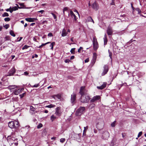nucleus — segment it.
Wrapping results in <instances>:
<instances>
[{
  "instance_id": "f257e3e1",
  "label": "nucleus",
  "mask_w": 146,
  "mask_h": 146,
  "mask_svg": "<svg viewBox=\"0 0 146 146\" xmlns=\"http://www.w3.org/2000/svg\"><path fill=\"white\" fill-rule=\"evenodd\" d=\"M84 87L82 86L81 87L79 93L81 95L80 101L82 103H86L88 102L89 100V96L86 94H85L84 92Z\"/></svg>"
},
{
  "instance_id": "f03ea898",
  "label": "nucleus",
  "mask_w": 146,
  "mask_h": 146,
  "mask_svg": "<svg viewBox=\"0 0 146 146\" xmlns=\"http://www.w3.org/2000/svg\"><path fill=\"white\" fill-rule=\"evenodd\" d=\"M9 127L11 128H16L19 126L18 122L17 121H11L8 123Z\"/></svg>"
},
{
  "instance_id": "7ed1b4c3",
  "label": "nucleus",
  "mask_w": 146,
  "mask_h": 146,
  "mask_svg": "<svg viewBox=\"0 0 146 146\" xmlns=\"http://www.w3.org/2000/svg\"><path fill=\"white\" fill-rule=\"evenodd\" d=\"M93 44L94 50L96 51L98 49L99 46L96 38L95 37L93 38Z\"/></svg>"
},
{
  "instance_id": "20e7f679",
  "label": "nucleus",
  "mask_w": 146,
  "mask_h": 146,
  "mask_svg": "<svg viewBox=\"0 0 146 146\" xmlns=\"http://www.w3.org/2000/svg\"><path fill=\"white\" fill-rule=\"evenodd\" d=\"M85 110V107L81 106L77 110L76 113L77 115H80L83 113Z\"/></svg>"
},
{
  "instance_id": "39448f33",
  "label": "nucleus",
  "mask_w": 146,
  "mask_h": 146,
  "mask_svg": "<svg viewBox=\"0 0 146 146\" xmlns=\"http://www.w3.org/2000/svg\"><path fill=\"white\" fill-rule=\"evenodd\" d=\"M110 136V134L109 132L106 131H104L102 133V138L104 139H107Z\"/></svg>"
},
{
  "instance_id": "423d86ee",
  "label": "nucleus",
  "mask_w": 146,
  "mask_h": 146,
  "mask_svg": "<svg viewBox=\"0 0 146 146\" xmlns=\"http://www.w3.org/2000/svg\"><path fill=\"white\" fill-rule=\"evenodd\" d=\"M16 70L14 67L12 68L8 73V74L6 75V76H10L13 75L15 72Z\"/></svg>"
},
{
  "instance_id": "0eeeda50",
  "label": "nucleus",
  "mask_w": 146,
  "mask_h": 146,
  "mask_svg": "<svg viewBox=\"0 0 146 146\" xmlns=\"http://www.w3.org/2000/svg\"><path fill=\"white\" fill-rule=\"evenodd\" d=\"M100 96L98 95L95 96L93 97L92 99L90 100L91 103H93L99 100L100 99Z\"/></svg>"
},
{
  "instance_id": "6e6552de",
  "label": "nucleus",
  "mask_w": 146,
  "mask_h": 146,
  "mask_svg": "<svg viewBox=\"0 0 146 146\" xmlns=\"http://www.w3.org/2000/svg\"><path fill=\"white\" fill-rule=\"evenodd\" d=\"M97 54L96 53L94 52L93 53V58L91 61V64L93 65L95 64L96 60Z\"/></svg>"
},
{
  "instance_id": "1a4fd4ad",
  "label": "nucleus",
  "mask_w": 146,
  "mask_h": 146,
  "mask_svg": "<svg viewBox=\"0 0 146 146\" xmlns=\"http://www.w3.org/2000/svg\"><path fill=\"white\" fill-rule=\"evenodd\" d=\"M104 70L102 74V76H104L108 72V67L107 65H105L104 67Z\"/></svg>"
},
{
  "instance_id": "9d476101",
  "label": "nucleus",
  "mask_w": 146,
  "mask_h": 146,
  "mask_svg": "<svg viewBox=\"0 0 146 146\" xmlns=\"http://www.w3.org/2000/svg\"><path fill=\"white\" fill-rule=\"evenodd\" d=\"M76 99V95L75 94L73 93L71 95V102L73 104L72 105L75 103V100Z\"/></svg>"
},
{
  "instance_id": "9b49d317",
  "label": "nucleus",
  "mask_w": 146,
  "mask_h": 146,
  "mask_svg": "<svg viewBox=\"0 0 146 146\" xmlns=\"http://www.w3.org/2000/svg\"><path fill=\"white\" fill-rule=\"evenodd\" d=\"M61 111L60 110V108L59 107H58L56 109V112L55 114L58 116L61 115Z\"/></svg>"
},
{
  "instance_id": "f8f14e48",
  "label": "nucleus",
  "mask_w": 146,
  "mask_h": 146,
  "mask_svg": "<svg viewBox=\"0 0 146 146\" xmlns=\"http://www.w3.org/2000/svg\"><path fill=\"white\" fill-rule=\"evenodd\" d=\"M107 33L108 35H111L113 33V31L111 28L110 27H108L107 30Z\"/></svg>"
},
{
  "instance_id": "ddd939ff",
  "label": "nucleus",
  "mask_w": 146,
  "mask_h": 146,
  "mask_svg": "<svg viewBox=\"0 0 146 146\" xmlns=\"http://www.w3.org/2000/svg\"><path fill=\"white\" fill-rule=\"evenodd\" d=\"M92 7L94 10H97L99 9L98 5L95 2L92 5Z\"/></svg>"
},
{
  "instance_id": "4468645a",
  "label": "nucleus",
  "mask_w": 146,
  "mask_h": 146,
  "mask_svg": "<svg viewBox=\"0 0 146 146\" xmlns=\"http://www.w3.org/2000/svg\"><path fill=\"white\" fill-rule=\"evenodd\" d=\"M25 20L29 22H33L37 20V19L36 18H27L25 19Z\"/></svg>"
},
{
  "instance_id": "2eb2a0df",
  "label": "nucleus",
  "mask_w": 146,
  "mask_h": 146,
  "mask_svg": "<svg viewBox=\"0 0 146 146\" xmlns=\"http://www.w3.org/2000/svg\"><path fill=\"white\" fill-rule=\"evenodd\" d=\"M67 34V32L64 28L63 29L62 31L61 36L64 37L66 36Z\"/></svg>"
},
{
  "instance_id": "dca6fc26",
  "label": "nucleus",
  "mask_w": 146,
  "mask_h": 146,
  "mask_svg": "<svg viewBox=\"0 0 146 146\" xmlns=\"http://www.w3.org/2000/svg\"><path fill=\"white\" fill-rule=\"evenodd\" d=\"M106 83H104L101 86H97V88L99 89H103L106 87Z\"/></svg>"
},
{
  "instance_id": "f3484780",
  "label": "nucleus",
  "mask_w": 146,
  "mask_h": 146,
  "mask_svg": "<svg viewBox=\"0 0 146 146\" xmlns=\"http://www.w3.org/2000/svg\"><path fill=\"white\" fill-rule=\"evenodd\" d=\"M70 15L72 17V18H73L74 19V20L76 21L77 20V18L76 16L74 14V13H73V11L71 10L70 11Z\"/></svg>"
},
{
  "instance_id": "a211bd4d",
  "label": "nucleus",
  "mask_w": 146,
  "mask_h": 146,
  "mask_svg": "<svg viewBox=\"0 0 146 146\" xmlns=\"http://www.w3.org/2000/svg\"><path fill=\"white\" fill-rule=\"evenodd\" d=\"M22 90H19V89H15L14 90L13 93L15 95H18L21 92V91Z\"/></svg>"
},
{
  "instance_id": "6ab92c4d",
  "label": "nucleus",
  "mask_w": 146,
  "mask_h": 146,
  "mask_svg": "<svg viewBox=\"0 0 146 146\" xmlns=\"http://www.w3.org/2000/svg\"><path fill=\"white\" fill-rule=\"evenodd\" d=\"M17 88V86L15 85H11L8 86L7 88L10 90H11L12 89H15Z\"/></svg>"
},
{
  "instance_id": "aec40b11",
  "label": "nucleus",
  "mask_w": 146,
  "mask_h": 146,
  "mask_svg": "<svg viewBox=\"0 0 146 146\" xmlns=\"http://www.w3.org/2000/svg\"><path fill=\"white\" fill-rule=\"evenodd\" d=\"M52 97L55 100H57V99H60L61 98L60 95L59 94L54 95Z\"/></svg>"
},
{
  "instance_id": "412c9836",
  "label": "nucleus",
  "mask_w": 146,
  "mask_h": 146,
  "mask_svg": "<svg viewBox=\"0 0 146 146\" xmlns=\"http://www.w3.org/2000/svg\"><path fill=\"white\" fill-rule=\"evenodd\" d=\"M104 45H106L107 44L108 42V39L107 37V36L106 34H105L104 37Z\"/></svg>"
},
{
  "instance_id": "4be33fe9",
  "label": "nucleus",
  "mask_w": 146,
  "mask_h": 146,
  "mask_svg": "<svg viewBox=\"0 0 146 146\" xmlns=\"http://www.w3.org/2000/svg\"><path fill=\"white\" fill-rule=\"evenodd\" d=\"M95 105L93 103L92 104L90 105L89 106V108L90 109H92L95 107Z\"/></svg>"
},
{
  "instance_id": "5701e85b",
  "label": "nucleus",
  "mask_w": 146,
  "mask_h": 146,
  "mask_svg": "<svg viewBox=\"0 0 146 146\" xmlns=\"http://www.w3.org/2000/svg\"><path fill=\"white\" fill-rule=\"evenodd\" d=\"M55 42H52L50 45V49L52 50H53V46L55 44Z\"/></svg>"
},
{
  "instance_id": "b1692460",
  "label": "nucleus",
  "mask_w": 146,
  "mask_h": 146,
  "mask_svg": "<svg viewBox=\"0 0 146 146\" xmlns=\"http://www.w3.org/2000/svg\"><path fill=\"white\" fill-rule=\"evenodd\" d=\"M55 106L53 104H50L45 106L46 108H54Z\"/></svg>"
},
{
  "instance_id": "393cba45",
  "label": "nucleus",
  "mask_w": 146,
  "mask_h": 146,
  "mask_svg": "<svg viewBox=\"0 0 146 146\" xmlns=\"http://www.w3.org/2000/svg\"><path fill=\"white\" fill-rule=\"evenodd\" d=\"M9 16V15L8 13L6 12L4 13L2 15V16L3 17H8Z\"/></svg>"
},
{
  "instance_id": "a878e982",
  "label": "nucleus",
  "mask_w": 146,
  "mask_h": 146,
  "mask_svg": "<svg viewBox=\"0 0 146 146\" xmlns=\"http://www.w3.org/2000/svg\"><path fill=\"white\" fill-rule=\"evenodd\" d=\"M50 42H48L46 43H44V44H42L39 47V48H41V47L43 46H44L45 45H46L48 44V43H50Z\"/></svg>"
},
{
  "instance_id": "bb28decb",
  "label": "nucleus",
  "mask_w": 146,
  "mask_h": 146,
  "mask_svg": "<svg viewBox=\"0 0 146 146\" xmlns=\"http://www.w3.org/2000/svg\"><path fill=\"white\" fill-rule=\"evenodd\" d=\"M9 33L10 34L13 36L15 37V35L14 34V32L12 31H10Z\"/></svg>"
},
{
  "instance_id": "cd10ccee",
  "label": "nucleus",
  "mask_w": 146,
  "mask_h": 146,
  "mask_svg": "<svg viewBox=\"0 0 146 146\" xmlns=\"http://www.w3.org/2000/svg\"><path fill=\"white\" fill-rule=\"evenodd\" d=\"M56 118V117L53 115H52L50 117V119L52 121H53Z\"/></svg>"
},
{
  "instance_id": "c85d7f7f",
  "label": "nucleus",
  "mask_w": 146,
  "mask_h": 146,
  "mask_svg": "<svg viewBox=\"0 0 146 146\" xmlns=\"http://www.w3.org/2000/svg\"><path fill=\"white\" fill-rule=\"evenodd\" d=\"M40 86L39 83L31 86L32 88H37Z\"/></svg>"
},
{
  "instance_id": "c756f323",
  "label": "nucleus",
  "mask_w": 146,
  "mask_h": 146,
  "mask_svg": "<svg viewBox=\"0 0 146 146\" xmlns=\"http://www.w3.org/2000/svg\"><path fill=\"white\" fill-rule=\"evenodd\" d=\"M30 109L33 112H34L35 111V109L32 106H30Z\"/></svg>"
},
{
  "instance_id": "7c9ffc66",
  "label": "nucleus",
  "mask_w": 146,
  "mask_h": 146,
  "mask_svg": "<svg viewBox=\"0 0 146 146\" xmlns=\"http://www.w3.org/2000/svg\"><path fill=\"white\" fill-rule=\"evenodd\" d=\"M30 46H28L27 45H25L22 48V49L24 50L27 49Z\"/></svg>"
},
{
  "instance_id": "2f4dec72",
  "label": "nucleus",
  "mask_w": 146,
  "mask_h": 146,
  "mask_svg": "<svg viewBox=\"0 0 146 146\" xmlns=\"http://www.w3.org/2000/svg\"><path fill=\"white\" fill-rule=\"evenodd\" d=\"M75 48H72L71 49L70 52H71V53L74 54V52H75Z\"/></svg>"
},
{
  "instance_id": "473e14b6",
  "label": "nucleus",
  "mask_w": 146,
  "mask_h": 146,
  "mask_svg": "<svg viewBox=\"0 0 146 146\" xmlns=\"http://www.w3.org/2000/svg\"><path fill=\"white\" fill-rule=\"evenodd\" d=\"M88 20L91 22H92L94 23V22L93 19H92V18L91 17H90L88 18Z\"/></svg>"
},
{
  "instance_id": "72a5a7b5",
  "label": "nucleus",
  "mask_w": 146,
  "mask_h": 146,
  "mask_svg": "<svg viewBox=\"0 0 146 146\" xmlns=\"http://www.w3.org/2000/svg\"><path fill=\"white\" fill-rule=\"evenodd\" d=\"M116 123V121H114L113 123L111 124V126L112 127H114L115 125V123Z\"/></svg>"
},
{
  "instance_id": "f704fd0d",
  "label": "nucleus",
  "mask_w": 146,
  "mask_h": 146,
  "mask_svg": "<svg viewBox=\"0 0 146 146\" xmlns=\"http://www.w3.org/2000/svg\"><path fill=\"white\" fill-rule=\"evenodd\" d=\"M65 140V138H61L60 140V142L62 143H64Z\"/></svg>"
},
{
  "instance_id": "c9c22d12",
  "label": "nucleus",
  "mask_w": 146,
  "mask_h": 146,
  "mask_svg": "<svg viewBox=\"0 0 146 146\" xmlns=\"http://www.w3.org/2000/svg\"><path fill=\"white\" fill-rule=\"evenodd\" d=\"M11 8L14 11L17 10L18 9L17 7L16 6L13 7L12 8Z\"/></svg>"
},
{
  "instance_id": "e433bc0d",
  "label": "nucleus",
  "mask_w": 146,
  "mask_h": 146,
  "mask_svg": "<svg viewBox=\"0 0 146 146\" xmlns=\"http://www.w3.org/2000/svg\"><path fill=\"white\" fill-rule=\"evenodd\" d=\"M10 20V19L9 17L5 18L4 19V20L5 21H9Z\"/></svg>"
},
{
  "instance_id": "4c0bfd02",
  "label": "nucleus",
  "mask_w": 146,
  "mask_h": 146,
  "mask_svg": "<svg viewBox=\"0 0 146 146\" xmlns=\"http://www.w3.org/2000/svg\"><path fill=\"white\" fill-rule=\"evenodd\" d=\"M68 10V8L67 7H65L63 9V14L64 15L65 14V11H67Z\"/></svg>"
},
{
  "instance_id": "58836bf2",
  "label": "nucleus",
  "mask_w": 146,
  "mask_h": 146,
  "mask_svg": "<svg viewBox=\"0 0 146 146\" xmlns=\"http://www.w3.org/2000/svg\"><path fill=\"white\" fill-rule=\"evenodd\" d=\"M136 10L138 12V13L140 14L141 12V10L139 8H138L136 9Z\"/></svg>"
},
{
  "instance_id": "ea45409f",
  "label": "nucleus",
  "mask_w": 146,
  "mask_h": 146,
  "mask_svg": "<svg viewBox=\"0 0 146 146\" xmlns=\"http://www.w3.org/2000/svg\"><path fill=\"white\" fill-rule=\"evenodd\" d=\"M42 125L41 123H40L37 126V128L38 129L42 127Z\"/></svg>"
},
{
  "instance_id": "a19ab883",
  "label": "nucleus",
  "mask_w": 146,
  "mask_h": 146,
  "mask_svg": "<svg viewBox=\"0 0 146 146\" xmlns=\"http://www.w3.org/2000/svg\"><path fill=\"white\" fill-rule=\"evenodd\" d=\"M108 52L109 54V56L110 57V58L111 59V56L112 55V53L110 52V50H108Z\"/></svg>"
},
{
  "instance_id": "79ce46f5",
  "label": "nucleus",
  "mask_w": 146,
  "mask_h": 146,
  "mask_svg": "<svg viewBox=\"0 0 146 146\" xmlns=\"http://www.w3.org/2000/svg\"><path fill=\"white\" fill-rule=\"evenodd\" d=\"M9 27V25L8 24H6L4 25V27H5L6 29H7Z\"/></svg>"
},
{
  "instance_id": "37998d69",
  "label": "nucleus",
  "mask_w": 146,
  "mask_h": 146,
  "mask_svg": "<svg viewBox=\"0 0 146 146\" xmlns=\"http://www.w3.org/2000/svg\"><path fill=\"white\" fill-rule=\"evenodd\" d=\"M142 131L140 132L138 135L137 137H139L142 134Z\"/></svg>"
},
{
  "instance_id": "c03bdc74",
  "label": "nucleus",
  "mask_w": 146,
  "mask_h": 146,
  "mask_svg": "<svg viewBox=\"0 0 146 146\" xmlns=\"http://www.w3.org/2000/svg\"><path fill=\"white\" fill-rule=\"evenodd\" d=\"M51 14L52 15L54 19H56V16L53 13H51Z\"/></svg>"
},
{
  "instance_id": "a18cd8bd",
  "label": "nucleus",
  "mask_w": 146,
  "mask_h": 146,
  "mask_svg": "<svg viewBox=\"0 0 146 146\" xmlns=\"http://www.w3.org/2000/svg\"><path fill=\"white\" fill-rule=\"evenodd\" d=\"M84 131H83V134L84 133H86V131H85V130L86 129H88V126H87L86 127H84Z\"/></svg>"
},
{
  "instance_id": "49530a36",
  "label": "nucleus",
  "mask_w": 146,
  "mask_h": 146,
  "mask_svg": "<svg viewBox=\"0 0 146 146\" xmlns=\"http://www.w3.org/2000/svg\"><path fill=\"white\" fill-rule=\"evenodd\" d=\"M83 49V48L82 47H80L79 48L78 50V52H81V49Z\"/></svg>"
},
{
  "instance_id": "de8ad7c7",
  "label": "nucleus",
  "mask_w": 146,
  "mask_h": 146,
  "mask_svg": "<svg viewBox=\"0 0 146 146\" xmlns=\"http://www.w3.org/2000/svg\"><path fill=\"white\" fill-rule=\"evenodd\" d=\"M19 5L20 6H22V7H24L23 8H24V3H19Z\"/></svg>"
},
{
  "instance_id": "09e8293b",
  "label": "nucleus",
  "mask_w": 146,
  "mask_h": 146,
  "mask_svg": "<svg viewBox=\"0 0 146 146\" xmlns=\"http://www.w3.org/2000/svg\"><path fill=\"white\" fill-rule=\"evenodd\" d=\"M25 94V93H23L21 94H20L19 96L20 97V98H22L24 96Z\"/></svg>"
},
{
  "instance_id": "8fccbe9b",
  "label": "nucleus",
  "mask_w": 146,
  "mask_h": 146,
  "mask_svg": "<svg viewBox=\"0 0 146 146\" xmlns=\"http://www.w3.org/2000/svg\"><path fill=\"white\" fill-rule=\"evenodd\" d=\"M48 36L49 37H51L53 36V35L52 33H50L48 34Z\"/></svg>"
},
{
  "instance_id": "3c124183",
  "label": "nucleus",
  "mask_w": 146,
  "mask_h": 146,
  "mask_svg": "<svg viewBox=\"0 0 146 146\" xmlns=\"http://www.w3.org/2000/svg\"><path fill=\"white\" fill-rule=\"evenodd\" d=\"M16 5L17 6V7H18V9H23L24 8L23 7H19V5L18 4H16Z\"/></svg>"
},
{
  "instance_id": "603ef678",
  "label": "nucleus",
  "mask_w": 146,
  "mask_h": 146,
  "mask_svg": "<svg viewBox=\"0 0 146 146\" xmlns=\"http://www.w3.org/2000/svg\"><path fill=\"white\" fill-rule=\"evenodd\" d=\"M115 4L114 0H112V2L111 3V5H114Z\"/></svg>"
},
{
  "instance_id": "864d4df0",
  "label": "nucleus",
  "mask_w": 146,
  "mask_h": 146,
  "mask_svg": "<svg viewBox=\"0 0 146 146\" xmlns=\"http://www.w3.org/2000/svg\"><path fill=\"white\" fill-rule=\"evenodd\" d=\"M89 58H87L84 60L85 62V63L88 62L89 61Z\"/></svg>"
},
{
  "instance_id": "5fc2aeb1",
  "label": "nucleus",
  "mask_w": 146,
  "mask_h": 146,
  "mask_svg": "<svg viewBox=\"0 0 146 146\" xmlns=\"http://www.w3.org/2000/svg\"><path fill=\"white\" fill-rule=\"evenodd\" d=\"M44 12V11L43 10H40V11H38V13H43Z\"/></svg>"
},
{
  "instance_id": "6e6d98bb",
  "label": "nucleus",
  "mask_w": 146,
  "mask_h": 146,
  "mask_svg": "<svg viewBox=\"0 0 146 146\" xmlns=\"http://www.w3.org/2000/svg\"><path fill=\"white\" fill-rule=\"evenodd\" d=\"M24 74L25 75L27 76L29 74V73H28V72H27L26 71V72H24Z\"/></svg>"
},
{
  "instance_id": "4d7b16f0",
  "label": "nucleus",
  "mask_w": 146,
  "mask_h": 146,
  "mask_svg": "<svg viewBox=\"0 0 146 146\" xmlns=\"http://www.w3.org/2000/svg\"><path fill=\"white\" fill-rule=\"evenodd\" d=\"M11 7H10V8H9V9H6V11H7V12L9 11L10 9H11Z\"/></svg>"
},
{
  "instance_id": "13d9d810",
  "label": "nucleus",
  "mask_w": 146,
  "mask_h": 146,
  "mask_svg": "<svg viewBox=\"0 0 146 146\" xmlns=\"http://www.w3.org/2000/svg\"><path fill=\"white\" fill-rule=\"evenodd\" d=\"M74 56H71L70 59V60H72L74 59Z\"/></svg>"
},
{
  "instance_id": "bf43d9fd",
  "label": "nucleus",
  "mask_w": 146,
  "mask_h": 146,
  "mask_svg": "<svg viewBox=\"0 0 146 146\" xmlns=\"http://www.w3.org/2000/svg\"><path fill=\"white\" fill-rule=\"evenodd\" d=\"M47 23V21H44L42 22V24H45V23Z\"/></svg>"
},
{
  "instance_id": "052dcab7",
  "label": "nucleus",
  "mask_w": 146,
  "mask_h": 146,
  "mask_svg": "<svg viewBox=\"0 0 146 146\" xmlns=\"http://www.w3.org/2000/svg\"><path fill=\"white\" fill-rule=\"evenodd\" d=\"M13 11H14L13 10L12 8L10 9L9 10V11L11 13H12Z\"/></svg>"
},
{
  "instance_id": "680f3d73",
  "label": "nucleus",
  "mask_w": 146,
  "mask_h": 146,
  "mask_svg": "<svg viewBox=\"0 0 146 146\" xmlns=\"http://www.w3.org/2000/svg\"><path fill=\"white\" fill-rule=\"evenodd\" d=\"M35 23H31V24L30 26H33L34 25H35Z\"/></svg>"
},
{
  "instance_id": "e2e57ef3",
  "label": "nucleus",
  "mask_w": 146,
  "mask_h": 146,
  "mask_svg": "<svg viewBox=\"0 0 146 146\" xmlns=\"http://www.w3.org/2000/svg\"><path fill=\"white\" fill-rule=\"evenodd\" d=\"M56 139V137H53L51 138V139L52 140H55V139Z\"/></svg>"
},
{
  "instance_id": "0e129e2a",
  "label": "nucleus",
  "mask_w": 146,
  "mask_h": 146,
  "mask_svg": "<svg viewBox=\"0 0 146 146\" xmlns=\"http://www.w3.org/2000/svg\"><path fill=\"white\" fill-rule=\"evenodd\" d=\"M94 132L95 133H96L97 132V131L96 129H94Z\"/></svg>"
},
{
  "instance_id": "69168bd1",
  "label": "nucleus",
  "mask_w": 146,
  "mask_h": 146,
  "mask_svg": "<svg viewBox=\"0 0 146 146\" xmlns=\"http://www.w3.org/2000/svg\"><path fill=\"white\" fill-rule=\"evenodd\" d=\"M44 112L46 113H47L48 112V111L47 110H45Z\"/></svg>"
},
{
  "instance_id": "338daca9",
  "label": "nucleus",
  "mask_w": 146,
  "mask_h": 146,
  "mask_svg": "<svg viewBox=\"0 0 146 146\" xmlns=\"http://www.w3.org/2000/svg\"><path fill=\"white\" fill-rule=\"evenodd\" d=\"M74 11V12H76V13H78V14L79 15V13H78V11H77V10H75Z\"/></svg>"
},
{
  "instance_id": "774afa93",
  "label": "nucleus",
  "mask_w": 146,
  "mask_h": 146,
  "mask_svg": "<svg viewBox=\"0 0 146 146\" xmlns=\"http://www.w3.org/2000/svg\"><path fill=\"white\" fill-rule=\"evenodd\" d=\"M73 37H72L71 38V39H70V40H71V41L72 42H74V40H73Z\"/></svg>"
}]
</instances>
